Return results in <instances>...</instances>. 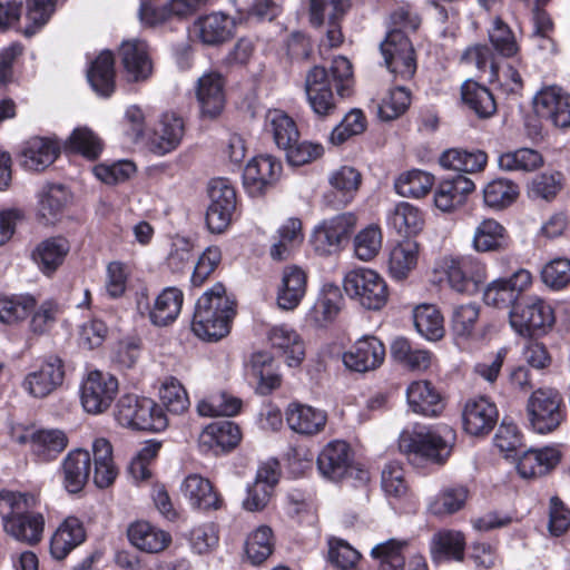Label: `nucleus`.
I'll list each match as a JSON object with an SVG mask.
<instances>
[{"mask_svg":"<svg viewBox=\"0 0 570 570\" xmlns=\"http://www.w3.org/2000/svg\"><path fill=\"white\" fill-rule=\"evenodd\" d=\"M353 82L352 63L343 56L333 59L330 75L320 66L309 69L305 78V92L314 114L318 117L334 115L338 98L350 96Z\"/></svg>","mask_w":570,"mask_h":570,"instance_id":"nucleus-1","label":"nucleus"},{"mask_svg":"<svg viewBox=\"0 0 570 570\" xmlns=\"http://www.w3.org/2000/svg\"><path fill=\"white\" fill-rule=\"evenodd\" d=\"M235 314V301L227 295L222 283H216L196 303L193 332L199 338L218 341L229 333Z\"/></svg>","mask_w":570,"mask_h":570,"instance_id":"nucleus-2","label":"nucleus"},{"mask_svg":"<svg viewBox=\"0 0 570 570\" xmlns=\"http://www.w3.org/2000/svg\"><path fill=\"white\" fill-rule=\"evenodd\" d=\"M456 432L448 424L434 428L404 430L399 438V449L412 462L443 464L450 458Z\"/></svg>","mask_w":570,"mask_h":570,"instance_id":"nucleus-3","label":"nucleus"},{"mask_svg":"<svg viewBox=\"0 0 570 570\" xmlns=\"http://www.w3.org/2000/svg\"><path fill=\"white\" fill-rule=\"evenodd\" d=\"M37 498L32 494L0 492V515L4 531L18 541L35 544L40 541L43 531V518L35 513Z\"/></svg>","mask_w":570,"mask_h":570,"instance_id":"nucleus-4","label":"nucleus"},{"mask_svg":"<svg viewBox=\"0 0 570 570\" xmlns=\"http://www.w3.org/2000/svg\"><path fill=\"white\" fill-rule=\"evenodd\" d=\"M116 419L122 426L141 431L160 432L168 425L167 415L157 403L134 394L119 399Z\"/></svg>","mask_w":570,"mask_h":570,"instance_id":"nucleus-5","label":"nucleus"},{"mask_svg":"<svg viewBox=\"0 0 570 570\" xmlns=\"http://www.w3.org/2000/svg\"><path fill=\"white\" fill-rule=\"evenodd\" d=\"M345 293L370 311L381 309L387 302L389 292L384 278L374 269L357 267L347 272L343 279Z\"/></svg>","mask_w":570,"mask_h":570,"instance_id":"nucleus-6","label":"nucleus"},{"mask_svg":"<svg viewBox=\"0 0 570 570\" xmlns=\"http://www.w3.org/2000/svg\"><path fill=\"white\" fill-rule=\"evenodd\" d=\"M528 422L539 434L556 431L567 417L560 393L551 387L538 389L527 403Z\"/></svg>","mask_w":570,"mask_h":570,"instance_id":"nucleus-7","label":"nucleus"},{"mask_svg":"<svg viewBox=\"0 0 570 570\" xmlns=\"http://www.w3.org/2000/svg\"><path fill=\"white\" fill-rule=\"evenodd\" d=\"M11 439L19 444H29L40 462L55 460L68 445L66 433L59 429L17 425L11 429Z\"/></svg>","mask_w":570,"mask_h":570,"instance_id":"nucleus-8","label":"nucleus"},{"mask_svg":"<svg viewBox=\"0 0 570 570\" xmlns=\"http://www.w3.org/2000/svg\"><path fill=\"white\" fill-rule=\"evenodd\" d=\"M556 322L552 306L537 295H524L510 312V325L521 335L551 328Z\"/></svg>","mask_w":570,"mask_h":570,"instance_id":"nucleus-9","label":"nucleus"},{"mask_svg":"<svg viewBox=\"0 0 570 570\" xmlns=\"http://www.w3.org/2000/svg\"><path fill=\"white\" fill-rule=\"evenodd\" d=\"M531 284V273L520 268L510 277H501L489 283L483 291V301L489 306L508 309L510 313L520 304Z\"/></svg>","mask_w":570,"mask_h":570,"instance_id":"nucleus-10","label":"nucleus"},{"mask_svg":"<svg viewBox=\"0 0 570 570\" xmlns=\"http://www.w3.org/2000/svg\"><path fill=\"white\" fill-rule=\"evenodd\" d=\"M356 226L353 213H343L320 224L312 237L315 252L320 255H332L341 252L347 244Z\"/></svg>","mask_w":570,"mask_h":570,"instance_id":"nucleus-11","label":"nucleus"},{"mask_svg":"<svg viewBox=\"0 0 570 570\" xmlns=\"http://www.w3.org/2000/svg\"><path fill=\"white\" fill-rule=\"evenodd\" d=\"M385 65L395 78L410 80L416 71L414 49L409 38L400 30H390L381 43Z\"/></svg>","mask_w":570,"mask_h":570,"instance_id":"nucleus-12","label":"nucleus"},{"mask_svg":"<svg viewBox=\"0 0 570 570\" xmlns=\"http://www.w3.org/2000/svg\"><path fill=\"white\" fill-rule=\"evenodd\" d=\"M118 380L106 372L92 371L81 384V404L87 413L106 412L118 394Z\"/></svg>","mask_w":570,"mask_h":570,"instance_id":"nucleus-13","label":"nucleus"},{"mask_svg":"<svg viewBox=\"0 0 570 570\" xmlns=\"http://www.w3.org/2000/svg\"><path fill=\"white\" fill-rule=\"evenodd\" d=\"M317 469L320 473L332 481H341L356 471L353 463V455L350 445L340 440L327 443L317 456ZM361 480H366L367 474L357 470Z\"/></svg>","mask_w":570,"mask_h":570,"instance_id":"nucleus-14","label":"nucleus"},{"mask_svg":"<svg viewBox=\"0 0 570 570\" xmlns=\"http://www.w3.org/2000/svg\"><path fill=\"white\" fill-rule=\"evenodd\" d=\"M534 112L556 128L570 127V94L552 85L543 87L533 98Z\"/></svg>","mask_w":570,"mask_h":570,"instance_id":"nucleus-15","label":"nucleus"},{"mask_svg":"<svg viewBox=\"0 0 570 570\" xmlns=\"http://www.w3.org/2000/svg\"><path fill=\"white\" fill-rule=\"evenodd\" d=\"M235 22L223 12H212L198 17L190 27L194 40L206 47H218L234 36Z\"/></svg>","mask_w":570,"mask_h":570,"instance_id":"nucleus-16","label":"nucleus"},{"mask_svg":"<svg viewBox=\"0 0 570 570\" xmlns=\"http://www.w3.org/2000/svg\"><path fill=\"white\" fill-rule=\"evenodd\" d=\"M498 417L497 405L484 396L469 399L462 409L463 429L473 436L489 434L497 424Z\"/></svg>","mask_w":570,"mask_h":570,"instance_id":"nucleus-17","label":"nucleus"},{"mask_svg":"<svg viewBox=\"0 0 570 570\" xmlns=\"http://www.w3.org/2000/svg\"><path fill=\"white\" fill-rule=\"evenodd\" d=\"M385 358V346L375 336H363L343 354L345 366L352 371L365 373L382 365Z\"/></svg>","mask_w":570,"mask_h":570,"instance_id":"nucleus-18","label":"nucleus"},{"mask_svg":"<svg viewBox=\"0 0 570 570\" xmlns=\"http://www.w3.org/2000/svg\"><path fill=\"white\" fill-rule=\"evenodd\" d=\"M281 171L282 165L275 157L259 155L246 165L243 173L244 186L250 195H261L278 179Z\"/></svg>","mask_w":570,"mask_h":570,"instance_id":"nucleus-19","label":"nucleus"},{"mask_svg":"<svg viewBox=\"0 0 570 570\" xmlns=\"http://www.w3.org/2000/svg\"><path fill=\"white\" fill-rule=\"evenodd\" d=\"M119 56L128 81H145L150 77L153 62L145 41L138 39L124 41L119 48Z\"/></svg>","mask_w":570,"mask_h":570,"instance_id":"nucleus-20","label":"nucleus"},{"mask_svg":"<svg viewBox=\"0 0 570 570\" xmlns=\"http://www.w3.org/2000/svg\"><path fill=\"white\" fill-rule=\"evenodd\" d=\"M63 375L62 361L58 356H49L37 371L24 377L23 387L33 397H45L62 383Z\"/></svg>","mask_w":570,"mask_h":570,"instance_id":"nucleus-21","label":"nucleus"},{"mask_svg":"<svg viewBox=\"0 0 570 570\" xmlns=\"http://www.w3.org/2000/svg\"><path fill=\"white\" fill-rule=\"evenodd\" d=\"M510 236L507 228L493 218L482 219L474 228L471 247L480 254L508 249Z\"/></svg>","mask_w":570,"mask_h":570,"instance_id":"nucleus-22","label":"nucleus"},{"mask_svg":"<svg viewBox=\"0 0 570 570\" xmlns=\"http://www.w3.org/2000/svg\"><path fill=\"white\" fill-rule=\"evenodd\" d=\"M91 459L88 451L75 449L61 463L62 485L69 493H79L90 475Z\"/></svg>","mask_w":570,"mask_h":570,"instance_id":"nucleus-23","label":"nucleus"},{"mask_svg":"<svg viewBox=\"0 0 570 570\" xmlns=\"http://www.w3.org/2000/svg\"><path fill=\"white\" fill-rule=\"evenodd\" d=\"M406 399L410 409L424 416H438L444 409L442 396L429 381L412 382L406 389Z\"/></svg>","mask_w":570,"mask_h":570,"instance_id":"nucleus-24","label":"nucleus"},{"mask_svg":"<svg viewBox=\"0 0 570 570\" xmlns=\"http://www.w3.org/2000/svg\"><path fill=\"white\" fill-rule=\"evenodd\" d=\"M196 96L203 115L210 118L219 115L225 105L222 75L214 71L203 75L197 81Z\"/></svg>","mask_w":570,"mask_h":570,"instance_id":"nucleus-25","label":"nucleus"},{"mask_svg":"<svg viewBox=\"0 0 570 570\" xmlns=\"http://www.w3.org/2000/svg\"><path fill=\"white\" fill-rule=\"evenodd\" d=\"M239 440V428L230 421H220L206 426L198 442L203 451L218 454L235 448Z\"/></svg>","mask_w":570,"mask_h":570,"instance_id":"nucleus-26","label":"nucleus"},{"mask_svg":"<svg viewBox=\"0 0 570 570\" xmlns=\"http://www.w3.org/2000/svg\"><path fill=\"white\" fill-rule=\"evenodd\" d=\"M273 348L278 350L291 367L298 366L305 357V344L301 335L286 324L275 325L268 332Z\"/></svg>","mask_w":570,"mask_h":570,"instance_id":"nucleus-27","label":"nucleus"},{"mask_svg":"<svg viewBox=\"0 0 570 570\" xmlns=\"http://www.w3.org/2000/svg\"><path fill=\"white\" fill-rule=\"evenodd\" d=\"M180 489L193 509L217 510L222 505V499L214 490L210 481L199 474L186 476Z\"/></svg>","mask_w":570,"mask_h":570,"instance_id":"nucleus-28","label":"nucleus"},{"mask_svg":"<svg viewBox=\"0 0 570 570\" xmlns=\"http://www.w3.org/2000/svg\"><path fill=\"white\" fill-rule=\"evenodd\" d=\"M285 414L289 429L302 435L320 433L327 422L324 411L301 403L289 404Z\"/></svg>","mask_w":570,"mask_h":570,"instance_id":"nucleus-29","label":"nucleus"},{"mask_svg":"<svg viewBox=\"0 0 570 570\" xmlns=\"http://www.w3.org/2000/svg\"><path fill=\"white\" fill-rule=\"evenodd\" d=\"M306 282L307 276L301 267H285L277 292V305L285 311L296 308L306 293Z\"/></svg>","mask_w":570,"mask_h":570,"instance_id":"nucleus-30","label":"nucleus"},{"mask_svg":"<svg viewBox=\"0 0 570 570\" xmlns=\"http://www.w3.org/2000/svg\"><path fill=\"white\" fill-rule=\"evenodd\" d=\"M86 539L82 522L75 518H67L51 538L50 553L56 560L65 559L70 551L80 546Z\"/></svg>","mask_w":570,"mask_h":570,"instance_id":"nucleus-31","label":"nucleus"},{"mask_svg":"<svg viewBox=\"0 0 570 570\" xmlns=\"http://www.w3.org/2000/svg\"><path fill=\"white\" fill-rule=\"evenodd\" d=\"M69 198V193L63 185H43L38 193V218L45 224H53L62 215Z\"/></svg>","mask_w":570,"mask_h":570,"instance_id":"nucleus-32","label":"nucleus"},{"mask_svg":"<svg viewBox=\"0 0 570 570\" xmlns=\"http://www.w3.org/2000/svg\"><path fill=\"white\" fill-rule=\"evenodd\" d=\"M70 246L63 237H50L40 242L32 252V259L46 275H52L63 263Z\"/></svg>","mask_w":570,"mask_h":570,"instance_id":"nucleus-33","label":"nucleus"},{"mask_svg":"<svg viewBox=\"0 0 570 570\" xmlns=\"http://www.w3.org/2000/svg\"><path fill=\"white\" fill-rule=\"evenodd\" d=\"M128 538L136 548L148 553L161 552L171 542L169 533L145 521L131 524Z\"/></svg>","mask_w":570,"mask_h":570,"instance_id":"nucleus-34","label":"nucleus"},{"mask_svg":"<svg viewBox=\"0 0 570 570\" xmlns=\"http://www.w3.org/2000/svg\"><path fill=\"white\" fill-rule=\"evenodd\" d=\"M114 56L110 51H101L91 62L87 78L92 89L101 97H109L115 90Z\"/></svg>","mask_w":570,"mask_h":570,"instance_id":"nucleus-35","label":"nucleus"},{"mask_svg":"<svg viewBox=\"0 0 570 570\" xmlns=\"http://www.w3.org/2000/svg\"><path fill=\"white\" fill-rule=\"evenodd\" d=\"M58 154L59 147L56 142L47 138L33 137L22 149V165L30 170H42L56 160Z\"/></svg>","mask_w":570,"mask_h":570,"instance_id":"nucleus-36","label":"nucleus"},{"mask_svg":"<svg viewBox=\"0 0 570 570\" xmlns=\"http://www.w3.org/2000/svg\"><path fill=\"white\" fill-rule=\"evenodd\" d=\"M184 136V122L175 114H165L155 129L151 140L153 150L165 155L174 150Z\"/></svg>","mask_w":570,"mask_h":570,"instance_id":"nucleus-37","label":"nucleus"},{"mask_svg":"<svg viewBox=\"0 0 570 570\" xmlns=\"http://www.w3.org/2000/svg\"><path fill=\"white\" fill-rule=\"evenodd\" d=\"M559 452L551 448L529 450L519 459L517 469L524 479L544 475L559 462Z\"/></svg>","mask_w":570,"mask_h":570,"instance_id":"nucleus-38","label":"nucleus"},{"mask_svg":"<svg viewBox=\"0 0 570 570\" xmlns=\"http://www.w3.org/2000/svg\"><path fill=\"white\" fill-rule=\"evenodd\" d=\"M387 225L399 235L414 236L424 226V217L421 210L405 202L399 203L386 216Z\"/></svg>","mask_w":570,"mask_h":570,"instance_id":"nucleus-39","label":"nucleus"},{"mask_svg":"<svg viewBox=\"0 0 570 570\" xmlns=\"http://www.w3.org/2000/svg\"><path fill=\"white\" fill-rule=\"evenodd\" d=\"M420 246L415 240L406 239L396 244L390 253L389 272L397 281H402L416 267Z\"/></svg>","mask_w":570,"mask_h":570,"instance_id":"nucleus-40","label":"nucleus"},{"mask_svg":"<svg viewBox=\"0 0 570 570\" xmlns=\"http://www.w3.org/2000/svg\"><path fill=\"white\" fill-rule=\"evenodd\" d=\"M181 305L183 292L176 287L165 288L155 299L149 318L156 326H167L177 318Z\"/></svg>","mask_w":570,"mask_h":570,"instance_id":"nucleus-41","label":"nucleus"},{"mask_svg":"<svg viewBox=\"0 0 570 570\" xmlns=\"http://www.w3.org/2000/svg\"><path fill=\"white\" fill-rule=\"evenodd\" d=\"M461 97L463 102L480 118H489L497 111L492 92L471 79L462 83Z\"/></svg>","mask_w":570,"mask_h":570,"instance_id":"nucleus-42","label":"nucleus"},{"mask_svg":"<svg viewBox=\"0 0 570 570\" xmlns=\"http://www.w3.org/2000/svg\"><path fill=\"white\" fill-rule=\"evenodd\" d=\"M473 262L472 257L445 256L440 263V269L446 275L448 282L458 293H470L475 289L476 283L466 274L468 266Z\"/></svg>","mask_w":570,"mask_h":570,"instance_id":"nucleus-43","label":"nucleus"},{"mask_svg":"<svg viewBox=\"0 0 570 570\" xmlns=\"http://www.w3.org/2000/svg\"><path fill=\"white\" fill-rule=\"evenodd\" d=\"M488 161V156L482 150L468 151L452 148L445 150L440 157L442 167L460 173H476L482 170Z\"/></svg>","mask_w":570,"mask_h":570,"instance_id":"nucleus-44","label":"nucleus"},{"mask_svg":"<svg viewBox=\"0 0 570 570\" xmlns=\"http://www.w3.org/2000/svg\"><path fill=\"white\" fill-rule=\"evenodd\" d=\"M464 537L454 530L436 532L431 540V553L434 560H462L464 551Z\"/></svg>","mask_w":570,"mask_h":570,"instance_id":"nucleus-45","label":"nucleus"},{"mask_svg":"<svg viewBox=\"0 0 570 570\" xmlns=\"http://www.w3.org/2000/svg\"><path fill=\"white\" fill-rule=\"evenodd\" d=\"M413 321L416 331L426 340L438 341L443 337V316L434 305L416 306L413 311Z\"/></svg>","mask_w":570,"mask_h":570,"instance_id":"nucleus-46","label":"nucleus"},{"mask_svg":"<svg viewBox=\"0 0 570 570\" xmlns=\"http://www.w3.org/2000/svg\"><path fill=\"white\" fill-rule=\"evenodd\" d=\"M391 355L396 362L412 371H424L431 365L430 352L413 348L404 337H397L392 342Z\"/></svg>","mask_w":570,"mask_h":570,"instance_id":"nucleus-47","label":"nucleus"},{"mask_svg":"<svg viewBox=\"0 0 570 570\" xmlns=\"http://www.w3.org/2000/svg\"><path fill=\"white\" fill-rule=\"evenodd\" d=\"M434 176L428 171L414 169L402 174L395 181V190L402 197L421 198L430 193Z\"/></svg>","mask_w":570,"mask_h":570,"instance_id":"nucleus-48","label":"nucleus"},{"mask_svg":"<svg viewBox=\"0 0 570 570\" xmlns=\"http://www.w3.org/2000/svg\"><path fill=\"white\" fill-rule=\"evenodd\" d=\"M351 7V0H309V22L321 28L326 21L342 20Z\"/></svg>","mask_w":570,"mask_h":570,"instance_id":"nucleus-49","label":"nucleus"},{"mask_svg":"<svg viewBox=\"0 0 570 570\" xmlns=\"http://www.w3.org/2000/svg\"><path fill=\"white\" fill-rule=\"evenodd\" d=\"M328 183L333 189L341 196L343 205L350 204L357 193L361 183V173L351 166H342L331 173Z\"/></svg>","mask_w":570,"mask_h":570,"instance_id":"nucleus-50","label":"nucleus"},{"mask_svg":"<svg viewBox=\"0 0 570 570\" xmlns=\"http://www.w3.org/2000/svg\"><path fill=\"white\" fill-rule=\"evenodd\" d=\"M518 195V186L505 178L493 179L483 188L484 204L492 209H503L510 206Z\"/></svg>","mask_w":570,"mask_h":570,"instance_id":"nucleus-51","label":"nucleus"},{"mask_svg":"<svg viewBox=\"0 0 570 570\" xmlns=\"http://www.w3.org/2000/svg\"><path fill=\"white\" fill-rule=\"evenodd\" d=\"M469 497L463 485L443 489L429 504V511L434 515H449L460 511Z\"/></svg>","mask_w":570,"mask_h":570,"instance_id":"nucleus-52","label":"nucleus"},{"mask_svg":"<svg viewBox=\"0 0 570 570\" xmlns=\"http://www.w3.org/2000/svg\"><path fill=\"white\" fill-rule=\"evenodd\" d=\"M542 163V156L531 148L507 151L501 154L498 158L500 169L505 171H532L538 169Z\"/></svg>","mask_w":570,"mask_h":570,"instance_id":"nucleus-53","label":"nucleus"},{"mask_svg":"<svg viewBox=\"0 0 570 570\" xmlns=\"http://www.w3.org/2000/svg\"><path fill=\"white\" fill-rule=\"evenodd\" d=\"M159 399L163 406L175 415L185 413L190 405L185 387L175 377H168L164 381L159 390Z\"/></svg>","mask_w":570,"mask_h":570,"instance_id":"nucleus-54","label":"nucleus"},{"mask_svg":"<svg viewBox=\"0 0 570 570\" xmlns=\"http://www.w3.org/2000/svg\"><path fill=\"white\" fill-rule=\"evenodd\" d=\"M273 532L267 525L258 527L249 534L246 541V556L253 564H261L273 552Z\"/></svg>","mask_w":570,"mask_h":570,"instance_id":"nucleus-55","label":"nucleus"},{"mask_svg":"<svg viewBox=\"0 0 570 570\" xmlns=\"http://www.w3.org/2000/svg\"><path fill=\"white\" fill-rule=\"evenodd\" d=\"M366 128V118L361 109H352L338 125H336L328 137L333 146H341L353 136L361 135Z\"/></svg>","mask_w":570,"mask_h":570,"instance_id":"nucleus-56","label":"nucleus"},{"mask_svg":"<svg viewBox=\"0 0 570 570\" xmlns=\"http://www.w3.org/2000/svg\"><path fill=\"white\" fill-rule=\"evenodd\" d=\"M268 128L273 134L276 145L285 149L298 138V130L294 120L279 110L269 111L267 115Z\"/></svg>","mask_w":570,"mask_h":570,"instance_id":"nucleus-57","label":"nucleus"},{"mask_svg":"<svg viewBox=\"0 0 570 570\" xmlns=\"http://www.w3.org/2000/svg\"><path fill=\"white\" fill-rule=\"evenodd\" d=\"M36 299L30 295L0 298V321L4 324H16L24 320L35 308Z\"/></svg>","mask_w":570,"mask_h":570,"instance_id":"nucleus-58","label":"nucleus"},{"mask_svg":"<svg viewBox=\"0 0 570 570\" xmlns=\"http://www.w3.org/2000/svg\"><path fill=\"white\" fill-rule=\"evenodd\" d=\"M411 104L410 90L404 86H395L379 105V117L390 121L406 111Z\"/></svg>","mask_w":570,"mask_h":570,"instance_id":"nucleus-59","label":"nucleus"},{"mask_svg":"<svg viewBox=\"0 0 570 570\" xmlns=\"http://www.w3.org/2000/svg\"><path fill=\"white\" fill-rule=\"evenodd\" d=\"M382 232L377 225H368L354 237V253L361 261L374 258L382 247Z\"/></svg>","mask_w":570,"mask_h":570,"instance_id":"nucleus-60","label":"nucleus"},{"mask_svg":"<svg viewBox=\"0 0 570 570\" xmlns=\"http://www.w3.org/2000/svg\"><path fill=\"white\" fill-rule=\"evenodd\" d=\"M405 546L406 542L396 540H390L375 546L372 549V556L380 559L377 570H403L405 559L401 551Z\"/></svg>","mask_w":570,"mask_h":570,"instance_id":"nucleus-61","label":"nucleus"},{"mask_svg":"<svg viewBox=\"0 0 570 570\" xmlns=\"http://www.w3.org/2000/svg\"><path fill=\"white\" fill-rule=\"evenodd\" d=\"M66 147L88 159H96L101 153L100 139L88 128H76L70 135Z\"/></svg>","mask_w":570,"mask_h":570,"instance_id":"nucleus-62","label":"nucleus"},{"mask_svg":"<svg viewBox=\"0 0 570 570\" xmlns=\"http://www.w3.org/2000/svg\"><path fill=\"white\" fill-rule=\"evenodd\" d=\"M489 39L494 50L502 57H513L519 50L513 32L500 18L493 20V26L489 30Z\"/></svg>","mask_w":570,"mask_h":570,"instance_id":"nucleus-63","label":"nucleus"},{"mask_svg":"<svg viewBox=\"0 0 570 570\" xmlns=\"http://www.w3.org/2000/svg\"><path fill=\"white\" fill-rule=\"evenodd\" d=\"M55 11V0H28L26 19L28 21L24 28L27 37L33 36L42 28Z\"/></svg>","mask_w":570,"mask_h":570,"instance_id":"nucleus-64","label":"nucleus"}]
</instances>
